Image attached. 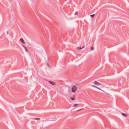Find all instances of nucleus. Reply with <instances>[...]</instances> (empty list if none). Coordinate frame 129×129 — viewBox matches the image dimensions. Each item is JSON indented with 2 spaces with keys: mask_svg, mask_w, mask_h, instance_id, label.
<instances>
[{
  "mask_svg": "<svg viewBox=\"0 0 129 129\" xmlns=\"http://www.w3.org/2000/svg\"><path fill=\"white\" fill-rule=\"evenodd\" d=\"M77 89V87L74 86L72 88V92H75Z\"/></svg>",
  "mask_w": 129,
  "mask_h": 129,
  "instance_id": "f257e3e1",
  "label": "nucleus"
},
{
  "mask_svg": "<svg viewBox=\"0 0 129 129\" xmlns=\"http://www.w3.org/2000/svg\"><path fill=\"white\" fill-rule=\"evenodd\" d=\"M94 84L96 85H101L102 84H101V83H99L98 82L95 81L94 82Z\"/></svg>",
  "mask_w": 129,
  "mask_h": 129,
  "instance_id": "f03ea898",
  "label": "nucleus"
},
{
  "mask_svg": "<svg viewBox=\"0 0 129 129\" xmlns=\"http://www.w3.org/2000/svg\"><path fill=\"white\" fill-rule=\"evenodd\" d=\"M49 82L53 85H55V83L54 82L49 81Z\"/></svg>",
  "mask_w": 129,
  "mask_h": 129,
  "instance_id": "7ed1b4c3",
  "label": "nucleus"
},
{
  "mask_svg": "<svg viewBox=\"0 0 129 129\" xmlns=\"http://www.w3.org/2000/svg\"><path fill=\"white\" fill-rule=\"evenodd\" d=\"M20 41L23 44L25 43V42H24L23 39L22 38H21L20 39Z\"/></svg>",
  "mask_w": 129,
  "mask_h": 129,
  "instance_id": "20e7f679",
  "label": "nucleus"
},
{
  "mask_svg": "<svg viewBox=\"0 0 129 129\" xmlns=\"http://www.w3.org/2000/svg\"><path fill=\"white\" fill-rule=\"evenodd\" d=\"M85 47V46L84 45L83 47H78L77 48V50H80V49H82V48H84Z\"/></svg>",
  "mask_w": 129,
  "mask_h": 129,
  "instance_id": "39448f33",
  "label": "nucleus"
},
{
  "mask_svg": "<svg viewBox=\"0 0 129 129\" xmlns=\"http://www.w3.org/2000/svg\"><path fill=\"white\" fill-rule=\"evenodd\" d=\"M23 46L24 47V48L25 49V51H26L27 52L28 51L27 49L26 48V47L25 46Z\"/></svg>",
  "mask_w": 129,
  "mask_h": 129,
  "instance_id": "423d86ee",
  "label": "nucleus"
},
{
  "mask_svg": "<svg viewBox=\"0 0 129 129\" xmlns=\"http://www.w3.org/2000/svg\"><path fill=\"white\" fill-rule=\"evenodd\" d=\"M122 114L123 116L125 117H126L127 115V114H125L123 113H122Z\"/></svg>",
  "mask_w": 129,
  "mask_h": 129,
  "instance_id": "0eeeda50",
  "label": "nucleus"
},
{
  "mask_svg": "<svg viewBox=\"0 0 129 129\" xmlns=\"http://www.w3.org/2000/svg\"><path fill=\"white\" fill-rule=\"evenodd\" d=\"M34 118L36 120H40V118Z\"/></svg>",
  "mask_w": 129,
  "mask_h": 129,
  "instance_id": "6e6552de",
  "label": "nucleus"
},
{
  "mask_svg": "<svg viewBox=\"0 0 129 129\" xmlns=\"http://www.w3.org/2000/svg\"><path fill=\"white\" fill-rule=\"evenodd\" d=\"M75 96H74L73 98H70V99H71L72 100H75Z\"/></svg>",
  "mask_w": 129,
  "mask_h": 129,
  "instance_id": "1a4fd4ad",
  "label": "nucleus"
},
{
  "mask_svg": "<svg viewBox=\"0 0 129 129\" xmlns=\"http://www.w3.org/2000/svg\"><path fill=\"white\" fill-rule=\"evenodd\" d=\"M78 105V104H74V107H76Z\"/></svg>",
  "mask_w": 129,
  "mask_h": 129,
  "instance_id": "9d476101",
  "label": "nucleus"
},
{
  "mask_svg": "<svg viewBox=\"0 0 129 129\" xmlns=\"http://www.w3.org/2000/svg\"><path fill=\"white\" fill-rule=\"evenodd\" d=\"M92 86L94 87H95V88H98V87L97 86H96L95 85H92Z\"/></svg>",
  "mask_w": 129,
  "mask_h": 129,
  "instance_id": "9b49d317",
  "label": "nucleus"
},
{
  "mask_svg": "<svg viewBox=\"0 0 129 129\" xmlns=\"http://www.w3.org/2000/svg\"><path fill=\"white\" fill-rule=\"evenodd\" d=\"M91 50H93L94 49V48L93 47H91Z\"/></svg>",
  "mask_w": 129,
  "mask_h": 129,
  "instance_id": "f8f14e48",
  "label": "nucleus"
},
{
  "mask_svg": "<svg viewBox=\"0 0 129 129\" xmlns=\"http://www.w3.org/2000/svg\"><path fill=\"white\" fill-rule=\"evenodd\" d=\"M95 15V14H93L92 15H90V16L91 17H93L94 16V15Z\"/></svg>",
  "mask_w": 129,
  "mask_h": 129,
  "instance_id": "ddd939ff",
  "label": "nucleus"
},
{
  "mask_svg": "<svg viewBox=\"0 0 129 129\" xmlns=\"http://www.w3.org/2000/svg\"><path fill=\"white\" fill-rule=\"evenodd\" d=\"M78 13V11H77L76 12L75 14V15H77Z\"/></svg>",
  "mask_w": 129,
  "mask_h": 129,
  "instance_id": "4468645a",
  "label": "nucleus"
},
{
  "mask_svg": "<svg viewBox=\"0 0 129 129\" xmlns=\"http://www.w3.org/2000/svg\"><path fill=\"white\" fill-rule=\"evenodd\" d=\"M81 110H82V109H79V110H77V112H78L80 111H81Z\"/></svg>",
  "mask_w": 129,
  "mask_h": 129,
  "instance_id": "2eb2a0df",
  "label": "nucleus"
},
{
  "mask_svg": "<svg viewBox=\"0 0 129 129\" xmlns=\"http://www.w3.org/2000/svg\"><path fill=\"white\" fill-rule=\"evenodd\" d=\"M6 33H7V34H8L9 31H7Z\"/></svg>",
  "mask_w": 129,
  "mask_h": 129,
  "instance_id": "dca6fc26",
  "label": "nucleus"
},
{
  "mask_svg": "<svg viewBox=\"0 0 129 129\" xmlns=\"http://www.w3.org/2000/svg\"><path fill=\"white\" fill-rule=\"evenodd\" d=\"M47 65H48V66H49V64H48V63L47 64Z\"/></svg>",
  "mask_w": 129,
  "mask_h": 129,
  "instance_id": "f3484780",
  "label": "nucleus"
},
{
  "mask_svg": "<svg viewBox=\"0 0 129 129\" xmlns=\"http://www.w3.org/2000/svg\"><path fill=\"white\" fill-rule=\"evenodd\" d=\"M98 88V89H99L100 90H101L100 88H99L98 87V88Z\"/></svg>",
  "mask_w": 129,
  "mask_h": 129,
  "instance_id": "a211bd4d",
  "label": "nucleus"
},
{
  "mask_svg": "<svg viewBox=\"0 0 129 129\" xmlns=\"http://www.w3.org/2000/svg\"><path fill=\"white\" fill-rule=\"evenodd\" d=\"M82 109V110H84V108H82V109Z\"/></svg>",
  "mask_w": 129,
  "mask_h": 129,
  "instance_id": "6ab92c4d",
  "label": "nucleus"
}]
</instances>
